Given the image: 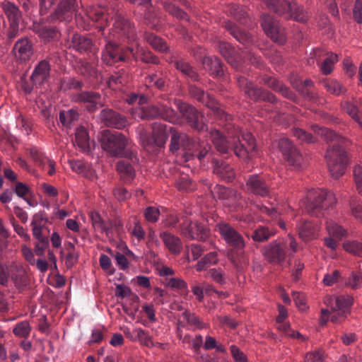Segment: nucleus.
<instances>
[{"instance_id": "34", "label": "nucleus", "mask_w": 362, "mask_h": 362, "mask_svg": "<svg viewBox=\"0 0 362 362\" xmlns=\"http://www.w3.org/2000/svg\"><path fill=\"white\" fill-rule=\"evenodd\" d=\"M247 201L242 194L237 190H234L229 194L228 199L225 201L224 206L229 209L230 211L242 210L246 207Z\"/></svg>"}, {"instance_id": "18", "label": "nucleus", "mask_w": 362, "mask_h": 362, "mask_svg": "<svg viewBox=\"0 0 362 362\" xmlns=\"http://www.w3.org/2000/svg\"><path fill=\"white\" fill-rule=\"evenodd\" d=\"M179 231L182 235L190 240H205L209 234L206 226L187 219L180 224Z\"/></svg>"}, {"instance_id": "58", "label": "nucleus", "mask_w": 362, "mask_h": 362, "mask_svg": "<svg viewBox=\"0 0 362 362\" xmlns=\"http://www.w3.org/2000/svg\"><path fill=\"white\" fill-rule=\"evenodd\" d=\"M218 262L217 252H211L206 254L201 260H199L197 265L196 269L197 271H203L208 267L215 264Z\"/></svg>"}, {"instance_id": "27", "label": "nucleus", "mask_w": 362, "mask_h": 362, "mask_svg": "<svg viewBox=\"0 0 362 362\" xmlns=\"http://www.w3.org/2000/svg\"><path fill=\"white\" fill-rule=\"evenodd\" d=\"M16 58L21 62L30 59L33 49L31 42L27 38H21L15 44L13 49Z\"/></svg>"}, {"instance_id": "37", "label": "nucleus", "mask_w": 362, "mask_h": 362, "mask_svg": "<svg viewBox=\"0 0 362 362\" xmlns=\"http://www.w3.org/2000/svg\"><path fill=\"white\" fill-rule=\"evenodd\" d=\"M76 70L79 75L85 78H96L98 75V71L95 66L83 59L76 62Z\"/></svg>"}, {"instance_id": "7", "label": "nucleus", "mask_w": 362, "mask_h": 362, "mask_svg": "<svg viewBox=\"0 0 362 362\" xmlns=\"http://www.w3.org/2000/svg\"><path fill=\"white\" fill-rule=\"evenodd\" d=\"M101 145L112 156L129 158L132 163L139 162L136 154L129 148V140L122 133L104 132L101 138Z\"/></svg>"}, {"instance_id": "35", "label": "nucleus", "mask_w": 362, "mask_h": 362, "mask_svg": "<svg viewBox=\"0 0 362 362\" xmlns=\"http://www.w3.org/2000/svg\"><path fill=\"white\" fill-rule=\"evenodd\" d=\"M1 7L6 16L9 23H19L22 18V14L18 7L12 2L4 1Z\"/></svg>"}, {"instance_id": "4", "label": "nucleus", "mask_w": 362, "mask_h": 362, "mask_svg": "<svg viewBox=\"0 0 362 362\" xmlns=\"http://www.w3.org/2000/svg\"><path fill=\"white\" fill-rule=\"evenodd\" d=\"M216 230L222 239L233 248L228 255L229 259L237 270L242 272L249 263L243 250L245 247L243 237L235 228L226 222L218 223Z\"/></svg>"}, {"instance_id": "20", "label": "nucleus", "mask_w": 362, "mask_h": 362, "mask_svg": "<svg viewBox=\"0 0 362 362\" xmlns=\"http://www.w3.org/2000/svg\"><path fill=\"white\" fill-rule=\"evenodd\" d=\"M245 190L255 195L265 197L270 194V185L263 175L254 174L246 180Z\"/></svg>"}, {"instance_id": "15", "label": "nucleus", "mask_w": 362, "mask_h": 362, "mask_svg": "<svg viewBox=\"0 0 362 362\" xmlns=\"http://www.w3.org/2000/svg\"><path fill=\"white\" fill-rule=\"evenodd\" d=\"M261 26L265 34L274 42L283 45L286 41L285 28L274 16L264 13L261 16Z\"/></svg>"}, {"instance_id": "24", "label": "nucleus", "mask_w": 362, "mask_h": 362, "mask_svg": "<svg viewBox=\"0 0 362 362\" xmlns=\"http://www.w3.org/2000/svg\"><path fill=\"white\" fill-rule=\"evenodd\" d=\"M218 50L225 59L237 70L242 71L243 59L235 48L226 42H218Z\"/></svg>"}, {"instance_id": "41", "label": "nucleus", "mask_w": 362, "mask_h": 362, "mask_svg": "<svg viewBox=\"0 0 362 362\" xmlns=\"http://www.w3.org/2000/svg\"><path fill=\"white\" fill-rule=\"evenodd\" d=\"M168 127L167 125L155 122L152 124V135L156 144L162 146L166 142L168 139Z\"/></svg>"}, {"instance_id": "38", "label": "nucleus", "mask_w": 362, "mask_h": 362, "mask_svg": "<svg viewBox=\"0 0 362 362\" xmlns=\"http://www.w3.org/2000/svg\"><path fill=\"white\" fill-rule=\"evenodd\" d=\"M298 231L299 238L305 242L316 237V227L310 221H303L300 222L298 225Z\"/></svg>"}, {"instance_id": "52", "label": "nucleus", "mask_w": 362, "mask_h": 362, "mask_svg": "<svg viewBox=\"0 0 362 362\" xmlns=\"http://www.w3.org/2000/svg\"><path fill=\"white\" fill-rule=\"evenodd\" d=\"M127 73L124 69L112 74L107 81L108 87L116 89L127 82Z\"/></svg>"}, {"instance_id": "5", "label": "nucleus", "mask_w": 362, "mask_h": 362, "mask_svg": "<svg viewBox=\"0 0 362 362\" xmlns=\"http://www.w3.org/2000/svg\"><path fill=\"white\" fill-rule=\"evenodd\" d=\"M218 124L225 128L229 137L233 139L231 148L236 156L246 160L255 155L257 145L251 133L242 134L239 127L232 123V118L228 121L223 119L218 122Z\"/></svg>"}, {"instance_id": "42", "label": "nucleus", "mask_w": 362, "mask_h": 362, "mask_svg": "<svg viewBox=\"0 0 362 362\" xmlns=\"http://www.w3.org/2000/svg\"><path fill=\"white\" fill-rule=\"evenodd\" d=\"M204 184L208 186V189L211 191L213 198L221 199L223 202V204L228 199L229 194L235 190L234 189L227 188L219 185H215L212 189V185L206 180L204 181Z\"/></svg>"}, {"instance_id": "29", "label": "nucleus", "mask_w": 362, "mask_h": 362, "mask_svg": "<svg viewBox=\"0 0 362 362\" xmlns=\"http://www.w3.org/2000/svg\"><path fill=\"white\" fill-rule=\"evenodd\" d=\"M214 173L221 180L230 182L235 178V172L233 168L226 162L218 161L214 159Z\"/></svg>"}, {"instance_id": "45", "label": "nucleus", "mask_w": 362, "mask_h": 362, "mask_svg": "<svg viewBox=\"0 0 362 362\" xmlns=\"http://www.w3.org/2000/svg\"><path fill=\"white\" fill-rule=\"evenodd\" d=\"M144 38L156 50L161 52H167L168 51L169 48L166 42L153 33H145Z\"/></svg>"}, {"instance_id": "60", "label": "nucleus", "mask_w": 362, "mask_h": 362, "mask_svg": "<svg viewBox=\"0 0 362 362\" xmlns=\"http://www.w3.org/2000/svg\"><path fill=\"white\" fill-rule=\"evenodd\" d=\"M274 235V232L269 230L268 228L260 226L255 230L251 235V238L256 242H264Z\"/></svg>"}, {"instance_id": "17", "label": "nucleus", "mask_w": 362, "mask_h": 362, "mask_svg": "<svg viewBox=\"0 0 362 362\" xmlns=\"http://www.w3.org/2000/svg\"><path fill=\"white\" fill-rule=\"evenodd\" d=\"M237 82L239 87L253 100H262L271 103H276L277 102V98L273 93L262 88L255 86L245 76H238Z\"/></svg>"}, {"instance_id": "6", "label": "nucleus", "mask_w": 362, "mask_h": 362, "mask_svg": "<svg viewBox=\"0 0 362 362\" xmlns=\"http://www.w3.org/2000/svg\"><path fill=\"white\" fill-rule=\"evenodd\" d=\"M218 124L225 128L229 137L233 139L231 148L236 156L246 160L255 155L257 145L251 133L242 134L239 127L232 123V118L228 121L223 119L218 122Z\"/></svg>"}, {"instance_id": "32", "label": "nucleus", "mask_w": 362, "mask_h": 362, "mask_svg": "<svg viewBox=\"0 0 362 362\" xmlns=\"http://www.w3.org/2000/svg\"><path fill=\"white\" fill-rule=\"evenodd\" d=\"M160 237L170 252L175 255L181 252L182 243L178 237L168 232L161 233Z\"/></svg>"}, {"instance_id": "13", "label": "nucleus", "mask_w": 362, "mask_h": 362, "mask_svg": "<svg viewBox=\"0 0 362 362\" xmlns=\"http://www.w3.org/2000/svg\"><path fill=\"white\" fill-rule=\"evenodd\" d=\"M189 91L192 97L212 110L214 116L218 122L223 119L226 121L231 119V115L221 108L220 105L212 95L205 93L203 90L195 86H190Z\"/></svg>"}, {"instance_id": "11", "label": "nucleus", "mask_w": 362, "mask_h": 362, "mask_svg": "<svg viewBox=\"0 0 362 362\" xmlns=\"http://www.w3.org/2000/svg\"><path fill=\"white\" fill-rule=\"evenodd\" d=\"M288 240H275L267 245L263 253L266 259L274 264L282 265L288 255V247L296 252L298 244L293 235H288Z\"/></svg>"}, {"instance_id": "19", "label": "nucleus", "mask_w": 362, "mask_h": 362, "mask_svg": "<svg viewBox=\"0 0 362 362\" xmlns=\"http://www.w3.org/2000/svg\"><path fill=\"white\" fill-rule=\"evenodd\" d=\"M278 147L284 159L294 168H299L303 160V156L297 148L288 138L279 140Z\"/></svg>"}, {"instance_id": "23", "label": "nucleus", "mask_w": 362, "mask_h": 362, "mask_svg": "<svg viewBox=\"0 0 362 362\" xmlns=\"http://www.w3.org/2000/svg\"><path fill=\"white\" fill-rule=\"evenodd\" d=\"M260 83L267 86L276 93H280L284 98L296 102L298 100L296 94L289 89L282 81L272 76L264 74L260 76Z\"/></svg>"}, {"instance_id": "22", "label": "nucleus", "mask_w": 362, "mask_h": 362, "mask_svg": "<svg viewBox=\"0 0 362 362\" xmlns=\"http://www.w3.org/2000/svg\"><path fill=\"white\" fill-rule=\"evenodd\" d=\"M75 102L83 103L88 112H93L103 105L101 95L95 91H81L73 96Z\"/></svg>"}, {"instance_id": "1", "label": "nucleus", "mask_w": 362, "mask_h": 362, "mask_svg": "<svg viewBox=\"0 0 362 362\" xmlns=\"http://www.w3.org/2000/svg\"><path fill=\"white\" fill-rule=\"evenodd\" d=\"M78 11L77 0H62L56 11V15L60 21L68 20L75 15L76 24L84 30H89L91 25L100 30H103L108 23V15L104 7L89 6Z\"/></svg>"}, {"instance_id": "30", "label": "nucleus", "mask_w": 362, "mask_h": 362, "mask_svg": "<svg viewBox=\"0 0 362 362\" xmlns=\"http://www.w3.org/2000/svg\"><path fill=\"white\" fill-rule=\"evenodd\" d=\"M132 48H133L134 52H135L136 57L131 58V64L133 62H137L139 59L144 63L154 64L159 63V59L156 56L153 54L151 52L145 51L138 42L132 44Z\"/></svg>"}, {"instance_id": "61", "label": "nucleus", "mask_w": 362, "mask_h": 362, "mask_svg": "<svg viewBox=\"0 0 362 362\" xmlns=\"http://www.w3.org/2000/svg\"><path fill=\"white\" fill-rule=\"evenodd\" d=\"M62 88L64 90H81L84 86L81 80L76 79L74 77L65 78L62 81Z\"/></svg>"}, {"instance_id": "53", "label": "nucleus", "mask_w": 362, "mask_h": 362, "mask_svg": "<svg viewBox=\"0 0 362 362\" xmlns=\"http://www.w3.org/2000/svg\"><path fill=\"white\" fill-rule=\"evenodd\" d=\"M78 114L74 110L68 111L62 110L59 112V119L64 127H71V126L78 119Z\"/></svg>"}, {"instance_id": "39", "label": "nucleus", "mask_w": 362, "mask_h": 362, "mask_svg": "<svg viewBox=\"0 0 362 362\" xmlns=\"http://www.w3.org/2000/svg\"><path fill=\"white\" fill-rule=\"evenodd\" d=\"M204 68L212 75L221 76L223 74V67L221 60L216 57H205L202 60Z\"/></svg>"}, {"instance_id": "16", "label": "nucleus", "mask_w": 362, "mask_h": 362, "mask_svg": "<svg viewBox=\"0 0 362 362\" xmlns=\"http://www.w3.org/2000/svg\"><path fill=\"white\" fill-rule=\"evenodd\" d=\"M174 104L191 127L199 132L208 130L204 122V117L194 107L180 100H175Z\"/></svg>"}, {"instance_id": "50", "label": "nucleus", "mask_w": 362, "mask_h": 362, "mask_svg": "<svg viewBox=\"0 0 362 362\" xmlns=\"http://www.w3.org/2000/svg\"><path fill=\"white\" fill-rule=\"evenodd\" d=\"M291 85L293 87L302 95L303 98L308 99L312 102H316L317 100V94L313 91V89H310L303 84H301L298 82V81H291Z\"/></svg>"}, {"instance_id": "8", "label": "nucleus", "mask_w": 362, "mask_h": 362, "mask_svg": "<svg viewBox=\"0 0 362 362\" xmlns=\"http://www.w3.org/2000/svg\"><path fill=\"white\" fill-rule=\"evenodd\" d=\"M353 300V298L349 296H326L324 302L329 309L322 308L321 310V325H325L329 316L332 322H342L349 313Z\"/></svg>"}, {"instance_id": "49", "label": "nucleus", "mask_w": 362, "mask_h": 362, "mask_svg": "<svg viewBox=\"0 0 362 362\" xmlns=\"http://www.w3.org/2000/svg\"><path fill=\"white\" fill-rule=\"evenodd\" d=\"M322 84L331 94L340 95L346 92V88L337 80L327 78L322 81Z\"/></svg>"}, {"instance_id": "55", "label": "nucleus", "mask_w": 362, "mask_h": 362, "mask_svg": "<svg viewBox=\"0 0 362 362\" xmlns=\"http://www.w3.org/2000/svg\"><path fill=\"white\" fill-rule=\"evenodd\" d=\"M162 4L163 5L164 9L168 12L170 15L173 16L174 17L177 18V19L182 20V21H188V15L187 13L179 8L178 7L175 6L174 4H173L170 2H168L167 1H161Z\"/></svg>"}, {"instance_id": "10", "label": "nucleus", "mask_w": 362, "mask_h": 362, "mask_svg": "<svg viewBox=\"0 0 362 362\" xmlns=\"http://www.w3.org/2000/svg\"><path fill=\"white\" fill-rule=\"evenodd\" d=\"M337 203L333 192L324 189L310 190L307 196L306 211L313 216L320 217L325 211L332 208Z\"/></svg>"}, {"instance_id": "3", "label": "nucleus", "mask_w": 362, "mask_h": 362, "mask_svg": "<svg viewBox=\"0 0 362 362\" xmlns=\"http://www.w3.org/2000/svg\"><path fill=\"white\" fill-rule=\"evenodd\" d=\"M184 151L185 161L197 158L200 162L211 157V147L205 141L192 139L184 133L174 132L171 137L170 150L175 153L180 148Z\"/></svg>"}, {"instance_id": "33", "label": "nucleus", "mask_w": 362, "mask_h": 362, "mask_svg": "<svg viewBox=\"0 0 362 362\" xmlns=\"http://www.w3.org/2000/svg\"><path fill=\"white\" fill-rule=\"evenodd\" d=\"M224 27L240 43L247 45L252 42L251 36L245 30L239 28L235 23L227 21L225 23Z\"/></svg>"}, {"instance_id": "57", "label": "nucleus", "mask_w": 362, "mask_h": 362, "mask_svg": "<svg viewBox=\"0 0 362 362\" xmlns=\"http://www.w3.org/2000/svg\"><path fill=\"white\" fill-rule=\"evenodd\" d=\"M327 230L330 236L338 240H341L347 235L346 230L332 221L327 222Z\"/></svg>"}, {"instance_id": "40", "label": "nucleus", "mask_w": 362, "mask_h": 362, "mask_svg": "<svg viewBox=\"0 0 362 362\" xmlns=\"http://www.w3.org/2000/svg\"><path fill=\"white\" fill-rule=\"evenodd\" d=\"M210 136L217 151L223 154L228 153L229 149L228 142L219 130L211 129L210 131Z\"/></svg>"}, {"instance_id": "26", "label": "nucleus", "mask_w": 362, "mask_h": 362, "mask_svg": "<svg viewBox=\"0 0 362 362\" xmlns=\"http://www.w3.org/2000/svg\"><path fill=\"white\" fill-rule=\"evenodd\" d=\"M29 154L42 170H47L49 175L52 176L55 173V162L49 159L37 148L31 147L29 148Z\"/></svg>"}, {"instance_id": "59", "label": "nucleus", "mask_w": 362, "mask_h": 362, "mask_svg": "<svg viewBox=\"0 0 362 362\" xmlns=\"http://www.w3.org/2000/svg\"><path fill=\"white\" fill-rule=\"evenodd\" d=\"M37 33L45 42L57 39L59 35L57 28L52 26H43L38 29Z\"/></svg>"}, {"instance_id": "46", "label": "nucleus", "mask_w": 362, "mask_h": 362, "mask_svg": "<svg viewBox=\"0 0 362 362\" xmlns=\"http://www.w3.org/2000/svg\"><path fill=\"white\" fill-rule=\"evenodd\" d=\"M47 222V218L44 211L35 214L33 217L31 223L33 235H38L40 233H42Z\"/></svg>"}, {"instance_id": "63", "label": "nucleus", "mask_w": 362, "mask_h": 362, "mask_svg": "<svg viewBox=\"0 0 362 362\" xmlns=\"http://www.w3.org/2000/svg\"><path fill=\"white\" fill-rule=\"evenodd\" d=\"M134 333L136 335V338L142 345L147 347H153L155 346L151 337L146 330L141 328H138L134 330Z\"/></svg>"}, {"instance_id": "64", "label": "nucleus", "mask_w": 362, "mask_h": 362, "mask_svg": "<svg viewBox=\"0 0 362 362\" xmlns=\"http://www.w3.org/2000/svg\"><path fill=\"white\" fill-rule=\"evenodd\" d=\"M338 61V57L337 54H334L331 53L328 55V57L324 60L323 63L318 64L320 66V69L322 72L325 74H329L333 69V66L334 63Z\"/></svg>"}, {"instance_id": "56", "label": "nucleus", "mask_w": 362, "mask_h": 362, "mask_svg": "<svg viewBox=\"0 0 362 362\" xmlns=\"http://www.w3.org/2000/svg\"><path fill=\"white\" fill-rule=\"evenodd\" d=\"M343 248L356 257H362V242L356 240H346L343 243Z\"/></svg>"}, {"instance_id": "62", "label": "nucleus", "mask_w": 362, "mask_h": 362, "mask_svg": "<svg viewBox=\"0 0 362 362\" xmlns=\"http://www.w3.org/2000/svg\"><path fill=\"white\" fill-rule=\"evenodd\" d=\"M33 236L37 240L35 247V254L37 256H43L45 250L49 246V238L47 236L43 235L42 233H40L38 235Z\"/></svg>"}, {"instance_id": "44", "label": "nucleus", "mask_w": 362, "mask_h": 362, "mask_svg": "<svg viewBox=\"0 0 362 362\" xmlns=\"http://www.w3.org/2000/svg\"><path fill=\"white\" fill-rule=\"evenodd\" d=\"M174 65L182 74L191 78L192 81H197L199 80V75L195 69L184 59L175 60Z\"/></svg>"}, {"instance_id": "14", "label": "nucleus", "mask_w": 362, "mask_h": 362, "mask_svg": "<svg viewBox=\"0 0 362 362\" xmlns=\"http://www.w3.org/2000/svg\"><path fill=\"white\" fill-rule=\"evenodd\" d=\"M109 36L112 38L127 40L129 43L135 42L137 40V33L134 23L122 16H117L113 24Z\"/></svg>"}, {"instance_id": "21", "label": "nucleus", "mask_w": 362, "mask_h": 362, "mask_svg": "<svg viewBox=\"0 0 362 362\" xmlns=\"http://www.w3.org/2000/svg\"><path fill=\"white\" fill-rule=\"evenodd\" d=\"M100 119L106 127L121 129L129 124L124 115L110 108H105L101 110Z\"/></svg>"}, {"instance_id": "51", "label": "nucleus", "mask_w": 362, "mask_h": 362, "mask_svg": "<svg viewBox=\"0 0 362 362\" xmlns=\"http://www.w3.org/2000/svg\"><path fill=\"white\" fill-rule=\"evenodd\" d=\"M145 8L144 12V18L145 23L149 25L151 28L156 29L157 24L158 23V20L157 18V14L156 13V9L153 8L151 1H150V4L148 6H142Z\"/></svg>"}, {"instance_id": "2", "label": "nucleus", "mask_w": 362, "mask_h": 362, "mask_svg": "<svg viewBox=\"0 0 362 362\" xmlns=\"http://www.w3.org/2000/svg\"><path fill=\"white\" fill-rule=\"evenodd\" d=\"M312 129L327 142L333 143L327 150L325 159L331 175L336 179L339 178L344 174L347 165L346 152L341 146L345 139L326 127L313 125Z\"/></svg>"}, {"instance_id": "48", "label": "nucleus", "mask_w": 362, "mask_h": 362, "mask_svg": "<svg viewBox=\"0 0 362 362\" xmlns=\"http://www.w3.org/2000/svg\"><path fill=\"white\" fill-rule=\"evenodd\" d=\"M182 317L187 323L192 327L193 329H203L207 327V325L204 323L201 319L197 316L194 313L185 310L182 313Z\"/></svg>"}, {"instance_id": "43", "label": "nucleus", "mask_w": 362, "mask_h": 362, "mask_svg": "<svg viewBox=\"0 0 362 362\" xmlns=\"http://www.w3.org/2000/svg\"><path fill=\"white\" fill-rule=\"evenodd\" d=\"M75 141L78 146L83 151L90 150V137L87 129L83 127H79L75 132Z\"/></svg>"}, {"instance_id": "31", "label": "nucleus", "mask_w": 362, "mask_h": 362, "mask_svg": "<svg viewBox=\"0 0 362 362\" xmlns=\"http://www.w3.org/2000/svg\"><path fill=\"white\" fill-rule=\"evenodd\" d=\"M135 163H132L129 158H125L117 163V170L124 182L129 183L134 179L135 170L132 164Z\"/></svg>"}, {"instance_id": "47", "label": "nucleus", "mask_w": 362, "mask_h": 362, "mask_svg": "<svg viewBox=\"0 0 362 362\" xmlns=\"http://www.w3.org/2000/svg\"><path fill=\"white\" fill-rule=\"evenodd\" d=\"M134 117H139L141 119H153L158 118V108L156 103L136 110Z\"/></svg>"}, {"instance_id": "28", "label": "nucleus", "mask_w": 362, "mask_h": 362, "mask_svg": "<svg viewBox=\"0 0 362 362\" xmlns=\"http://www.w3.org/2000/svg\"><path fill=\"white\" fill-rule=\"evenodd\" d=\"M70 47L80 53H90L95 52V45L92 40L86 35L74 34L71 39Z\"/></svg>"}, {"instance_id": "36", "label": "nucleus", "mask_w": 362, "mask_h": 362, "mask_svg": "<svg viewBox=\"0 0 362 362\" xmlns=\"http://www.w3.org/2000/svg\"><path fill=\"white\" fill-rule=\"evenodd\" d=\"M158 118H161L170 123H177L179 116L177 112L171 106L163 103H157Z\"/></svg>"}, {"instance_id": "54", "label": "nucleus", "mask_w": 362, "mask_h": 362, "mask_svg": "<svg viewBox=\"0 0 362 362\" xmlns=\"http://www.w3.org/2000/svg\"><path fill=\"white\" fill-rule=\"evenodd\" d=\"M32 328L28 320H23L16 324L13 328V333L18 337L27 339L31 332Z\"/></svg>"}, {"instance_id": "25", "label": "nucleus", "mask_w": 362, "mask_h": 362, "mask_svg": "<svg viewBox=\"0 0 362 362\" xmlns=\"http://www.w3.org/2000/svg\"><path fill=\"white\" fill-rule=\"evenodd\" d=\"M51 65L49 61L44 59L39 62L34 68L30 80L35 85H42L47 82L50 76Z\"/></svg>"}, {"instance_id": "12", "label": "nucleus", "mask_w": 362, "mask_h": 362, "mask_svg": "<svg viewBox=\"0 0 362 362\" xmlns=\"http://www.w3.org/2000/svg\"><path fill=\"white\" fill-rule=\"evenodd\" d=\"M267 7L286 19L293 18L296 21L305 22L308 20L307 13L295 1L287 0H263Z\"/></svg>"}, {"instance_id": "9", "label": "nucleus", "mask_w": 362, "mask_h": 362, "mask_svg": "<svg viewBox=\"0 0 362 362\" xmlns=\"http://www.w3.org/2000/svg\"><path fill=\"white\" fill-rule=\"evenodd\" d=\"M98 30L100 31L99 29ZM101 31H104V30ZM102 35L105 41V47L102 52V60L107 65L112 66L117 62L131 63V58L136 57L135 52L132 48V44L129 45H119L110 36H106L104 32L102 33Z\"/></svg>"}]
</instances>
